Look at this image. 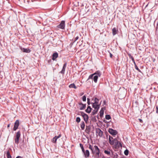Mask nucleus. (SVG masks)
Returning a JSON list of instances; mask_svg holds the SVG:
<instances>
[{
  "label": "nucleus",
  "instance_id": "nucleus-1",
  "mask_svg": "<svg viewBox=\"0 0 158 158\" xmlns=\"http://www.w3.org/2000/svg\"><path fill=\"white\" fill-rule=\"evenodd\" d=\"M89 148L91 150L92 154L95 158H99L100 156V150L97 146H93L91 144L89 145Z\"/></svg>",
  "mask_w": 158,
  "mask_h": 158
},
{
  "label": "nucleus",
  "instance_id": "nucleus-2",
  "mask_svg": "<svg viewBox=\"0 0 158 158\" xmlns=\"http://www.w3.org/2000/svg\"><path fill=\"white\" fill-rule=\"evenodd\" d=\"M109 142L110 145H113L114 143L118 144V141L116 138L113 139V138L110 136H109Z\"/></svg>",
  "mask_w": 158,
  "mask_h": 158
},
{
  "label": "nucleus",
  "instance_id": "nucleus-3",
  "mask_svg": "<svg viewBox=\"0 0 158 158\" xmlns=\"http://www.w3.org/2000/svg\"><path fill=\"white\" fill-rule=\"evenodd\" d=\"M21 136V132L20 131L17 132L16 134L15 139V143L18 144L19 143V138Z\"/></svg>",
  "mask_w": 158,
  "mask_h": 158
},
{
  "label": "nucleus",
  "instance_id": "nucleus-4",
  "mask_svg": "<svg viewBox=\"0 0 158 158\" xmlns=\"http://www.w3.org/2000/svg\"><path fill=\"white\" fill-rule=\"evenodd\" d=\"M81 115L83 117L84 120L86 123H87L88 120V116L87 114L83 112H81Z\"/></svg>",
  "mask_w": 158,
  "mask_h": 158
},
{
  "label": "nucleus",
  "instance_id": "nucleus-5",
  "mask_svg": "<svg viewBox=\"0 0 158 158\" xmlns=\"http://www.w3.org/2000/svg\"><path fill=\"white\" fill-rule=\"evenodd\" d=\"M65 27V21H62L57 26V27L61 29H64Z\"/></svg>",
  "mask_w": 158,
  "mask_h": 158
},
{
  "label": "nucleus",
  "instance_id": "nucleus-6",
  "mask_svg": "<svg viewBox=\"0 0 158 158\" xmlns=\"http://www.w3.org/2000/svg\"><path fill=\"white\" fill-rule=\"evenodd\" d=\"M108 131V132L112 135H115L118 133V132L117 131L112 128H109Z\"/></svg>",
  "mask_w": 158,
  "mask_h": 158
},
{
  "label": "nucleus",
  "instance_id": "nucleus-7",
  "mask_svg": "<svg viewBox=\"0 0 158 158\" xmlns=\"http://www.w3.org/2000/svg\"><path fill=\"white\" fill-rule=\"evenodd\" d=\"M103 132L99 128H97L96 130V134L97 136L101 137L102 136Z\"/></svg>",
  "mask_w": 158,
  "mask_h": 158
},
{
  "label": "nucleus",
  "instance_id": "nucleus-8",
  "mask_svg": "<svg viewBox=\"0 0 158 158\" xmlns=\"http://www.w3.org/2000/svg\"><path fill=\"white\" fill-rule=\"evenodd\" d=\"M82 152L84 154L85 157L86 158L89 157L90 155V153L88 150H86L85 151L84 149V151H83Z\"/></svg>",
  "mask_w": 158,
  "mask_h": 158
},
{
  "label": "nucleus",
  "instance_id": "nucleus-9",
  "mask_svg": "<svg viewBox=\"0 0 158 158\" xmlns=\"http://www.w3.org/2000/svg\"><path fill=\"white\" fill-rule=\"evenodd\" d=\"M19 125V120H16L14 124L13 130L14 131H16L18 129Z\"/></svg>",
  "mask_w": 158,
  "mask_h": 158
},
{
  "label": "nucleus",
  "instance_id": "nucleus-10",
  "mask_svg": "<svg viewBox=\"0 0 158 158\" xmlns=\"http://www.w3.org/2000/svg\"><path fill=\"white\" fill-rule=\"evenodd\" d=\"M92 107L95 109H97L99 110L100 108V106L101 105V103L99 104H95L92 103Z\"/></svg>",
  "mask_w": 158,
  "mask_h": 158
},
{
  "label": "nucleus",
  "instance_id": "nucleus-11",
  "mask_svg": "<svg viewBox=\"0 0 158 158\" xmlns=\"http://www.w3.org/2000/svg\"><path fill=\"white\" fill-rule=\"evenodd\" d=\"M118 29L115 27H114L112 29V34L113 35H114L118 33Z\"/></svg>",
  "mask_w": 158,
  "mask_h": 158
},
{
  "label": "nucleus",
  "instance_id": "nucleus-12",
  "mask_svg": "<svg viewBox=\"0 0 158 158\" xmlns=\"http://www.w3.org/2000/svg\"><path fill=\"white\" fill-rule=\"evenodd\" d=\"M79 105L80 106V110H83L85 109L86 107V104H83L81 103H79Z\"/></svg>",
  "mask_w": 158,
  "mask_h": 158
},
{
  "label": "nucleus",
  "instance_id": "nucleus-13",
  "mask_svg": "<svg viewBox=\"0 0 158 158\" xmlns=\"http://www.w3.org/2000/svg\"><path fill=\"white\" fill-rule=\"evenodd\" d=\"M58 54L57 52L54 53L52 55V60H53L58 57Z\"/></svg>",
  "mask_w": 158,
  "mask_h": 158
},
{
  "label": "nucleus",
  "instance_id": "nucleus-14",
  "mask_svg": "<svg viewBox=\"0 0 158 158\" xmlns=\"http://www.w3.org/2000/svg\"><path fill=\"white\" fill-rule=\"evenodd\" d=\"M22 50L24 52L29 53L31 52L29 48H23L22 49Z\"/></svg>",
  "mask_w": 158,
  "mask_h": 158
},
{
  "label": "nucleus",
  "instance_id": "nucleus-15",
  "mask_svg": "<svg viewBox=\"0 0 158 158\" xmlns=\"http://www.w3.org/2000/svg\"><path fill=\"white\" fill-rule=\"evenodd\" d=\"M104 113V110L103 108H102L100 111V116L102 117Z\"/></svg>",
  "mask_w": 158,
  "mask_h": 158
},
{
  "label": "nucleus",
  "instance_id": "nucleus-16",
  "mask_svg": "<svg viewBox=\"0 0 158 158\" xmlns=\"http://www.w3.org/2000/svg\"><path fill=\"white\" fill-rule=\"evenodd\" d=\"M92 109L91 108V107L89 106H88L87 107V109L85 110V111L88 113H89L91 112Z\"/></svg>",
  "mask_w": 158,
  "mask_h": 158
},
{
  "label": "nucleus",
  "instance_id": "nucleus-17",
  "mask_svg": "<svg viewBox=\"0 0 158 158\" xmlns=\"http://www.w3.org/2000/svg\"><path fill=\"white\" fill-rule=\"evenodd\" d=\"M94 75L98 76V77H100L101 75V73L99 71H97L94 73Z\"/></svg>",
  "mask_w": 158,
  "mask_h": 158
},
{
  "label": "nucleus",
  "instance_id": "nucleus-18",
  "mask_svg": "<svg viewBox=\"0 0 158 158\" xmlns=\"http://www.w3.org/2000/svg\"><path fill=\"white\" fill-rule=\"evenodd\" d=\"M81 127L82 130H84L85 127V124L84 122H81Z\"/></svg>",
  "mask_w": 158,
  "mask_h": 158
},
{
  "label": "nucleus",
  "instance_id": "nucleus-19",
  "mask_svg": "<svg viewBox=\"0 0 158 158\" xmlns=\"http://www.w3.org/2000/svg\"><path fill=\"white\" fill-rule=\"evenodd\" d=\"M128 55L129 57L131 59V60L132 61H133V63H135L134 59V58L133 57L131 56V54H130V53H128Z\"/></svg>",
  "mask_w": 158,
  "mask_h": 158
},
{
  "label": "nucleus",
  "instance_id": "nucleus-20",
  "mask_svg": "<svg viewBox=\"0 0 158 158\" xmlns=\"http://www.w3.org/2000/svg\"><path fill=\"white\" fill-rule=\"evenodd\" d=\"M94 103H92L99 104V99L97 98H94Z\"/></svg>",
  "mask_w": 158,
  "mask_h": 158
},
{
  "label": "nucleus",
  "instance_id": "nucleus-21",
  "mask_svg": "<svg viewBox=\"0 0 158 158\" xmlns=\"http://www.w3.org/2000/svg\"><path fill=\"white\" fill-rule=\"evenodd\" d=\"M69 87L70 88H74L75 89H76L77 88V87L74 83L70 84L69 86Z\"/></svg>",
  "mask_w": 158,
  "mask_h": 158
},
{
  "label": "nucleus",
  "instance_id": "nucleus-22",
  "mask_svg": "<svg viewBox=\"0 0 158 158\" xmlns=\"http://www.w3.org/2000/svg\"><path fill=\"white\" fill-rule=\"evenodd\" d=\"M98 77L97 76L95 75L93 77V80L95 83H97Z\"/></svg>",
  "mask_w": 158,
  "mask_h": 158
},
{
  "label": "nucleus",
  "instance_id": "nucleus-23",
  "mask_svg": "<svg viewBox=\"0 0 158 158\" xmlns=\"http://www.w3.org/2000/svg\"><path fill=\"white\" fill-rule=\"evenodd\" d=\"M98 110L97 109H95L92 112V114L93 115H94L96 114L98 111Z\"/></svg>",
  "mask_w": 158,
  "mask_h": 158
},
{
  "label": "nucleus",
  "instance_id": "nucleus-24",
  "mask_svg": "<svg viewBox=\"0 0 158 158\" xmlns=\"http://www.w3.org/2000/svg\"><path fill=\"white\" fill-rule=\"evenodd\" d=\"M6 156L7 158H12L9 151H7L6 152Z\"/></svg>",
  "mask_w": 158,
  "mask_h": 158
},
{
  "label": "nucleus",
  "instance_id": "nucleus-25",
  "mask_svg": "<svg viewBox=\"0 0 158 158\" xmlns=\"http://www.w3.org/2000/svg\"><path fill=\"white\" fill-rule=\"evenodd\" d=\"M134 64L135 67V69H136L139 72H141V70L138 68L137 65L136 64L135 62V63H134Z\"/></svg>",
  "mask_w": 158,
  "mask_h": 158
},
{
  "label": "nucleus",
  "instance_id": "nucleus-26",
  "mask_svg": "<svg viewBox=\"0 0 158 158\" xmlns=\"http://www.w3.org/2000/svg\"><path fill=\"white\" fill-rule=\"evenodd\" d=\"M105 118L107 120H109L111 118V117L110 115L107 114L105 116Z\"/></svg>",
  "mask_w": 158,
  "mask_h": 158
},
{
  "label": "nucleus",
  "instance_id": "nucleus-27",
  "mask_svg": "<svg viewBox=\"0 0 158 158\" xmlns=\"http://www.w3.org/2000/svg\"><path fill=\"white\" fill-rule=\"evenodd\" d=\"M94 75V73L93 74H91V75H90L89 77L88 78V79H87V81L89 79H93V76Z\"/></svg>",
  "mask_w": 158,
  "mask_h": 158
},
{
  "label": "nucleus",
  "instance_id": "nucleus-28",
  "mask_svg": "<svg viewBox=\"0 0 158 158\" xmlns=\"http://www.w3.org/2000/svg\"><path fill=\"white\" fill-rule=\"evenodd\" d=\"M57 140V139H56V137L55 136L52 139V142L53 143H56Z\"/></svg>",
  "mask_w": 158,
  "mask_h": 158
},
{
  "label": "nucleus",
  "instance_id": "nucleus-29",
  "mask_svg": "<svg viewBox=\"0 0 158 158\" xmlns=\"http://www.w3.org/2000/svg\"><path fill=\"white\" fill-rule=\"evenodd\" d=\"M104 153L108 155H110V151H108L107 150H105L104 151Z\"/></svg>",
  "mask_w": 158,
  "mask_h": 158
},
{
  "label": "nucleus",
  "instance_id": "nucleus-30",
  "mask_svg": "<svg viewBox=\"0 0 158 158\" xmlns=\"http://www.w3.org/2000/svg\"><path fill=\"white\" fill-rule=\"evenodd\" d=\"M129 153V151L127 149H126L124 152V153L126 156L128 155Z\"/></svg>",
  "mask_w": 158,
  "mask_h": 158
},
{
  "label": "nucleus",
  "instance_id": "nucleus-31",
  "mask_svg": "<svg viewBox=\"0 0 158 158\" xmlns=\"http://www.w3.org/2000/svg\"><path fill=\"white\" fill-rule=\"evenodd\" d=\"M79 145H80V147H81V149L82 151H84V150L85 149L83 147V145H82V144L80 143Z\"/></svg>",
  "mask_w": 158,
  "mask_h": 158
},
{
  "label": "nucleus",
  "instance_id": "nucleus-32",
  "mask_svg": "<svg viewBox=\"0 0 158 158\" xmlns=\"http://www.w3.org/2000/svg\"><path fill=\"white\" fill-rule=\"evenodd\" d=\"M65 71V68L63 67L62 70L60 71V73L62 74H64Z\"/></svg>",
  "mask_w": 158,
  "mask_h": 158
},
{
  "label": "nucleus",
  "instance_id": "nucleus-33",
  "mask_svg": "<svg viewBox=\"0 0 158 158\" xmlns=\"http://www.w3.org/2000/svg\"><path fill=\"white\" fill-rule=\"evenodd\" d=\"M81 119L80 117H77L76 118V121L77 123H79L80 122Z\"/></svg>",
  "mask_w": 158,
  "mask_h": 158
},
{
  "label": "nucleus",
  "instance_id": "nucleus-34",
  "mask_svg": "<svg viewBox=\"0 0 158 158\" xmlns=\"http://www.w3.org/2000/svg\"><path fill=\"white\" fill-rule=\"evenodd\" d=\"M82 100L83 101H85L86 100V97L84 95L82 97Z\"/></svg>",
  "mask_w": 158,
  "mask_h": 158
},
{
  "label": "nucleus",
  "instance_id": "nucleus-35",
  "mask_svg": "<svg viewBox=\"0 0 158 158\" xmlns=\"http://www.w3.org/2000/svg\"><path fill=\"white\" fill-rule=\"evenodd\" d=\"M87 104L88 105H89L90 104V99L88 98H87Z\"/></svg>",
  "mask_w": 158,
  "mask_h": 158
},
{
  "label": "nucleus",
  "instance_id": "nucleus-36",
  "mask_svg": "<svg viewBox=\"0 0 158 158\" xmlns=\"http://www.w3.org/2000/svg\"><path fill=\"white\" fill-rule=\"evenodd\" d=\"M61 136V135L60 134L58 136H55V137H56V139H58L60 138Z\"/></svg>",
  "mask_w": 158,
  "mask_h": 158
},
{
  "label": "nucleus",
  "instance_id": "nucleus-37",
  "mask_svg": "<svg viewBox=\"0 0 158 158\" xmlns=\"http://www.w3.org/2000/svg\"><path fill=\"white\" fill-rule=\"evenodd\" d=\"M67 64V63H65L64 64L63 67L65 68L66 67Z\"/></svg>",
  "mask_w": 158,
  "mask_h": 158
},
{
  "label": "nucleus",
  "instance_id": "nucleus-38",
  "mask_svg": "<svg viewBox=\"0 0 158 158\" xmlns=\"http://www.w3.org/2000/svg\"><path fill=\"white\" fill-rule=\"evenodd\" d=\"M156 113H158V107L157 106H156Z\"/></svg>",
  "mask_w": 158,
  "mask_h": 158
},
{
  "label": "nucleus",
  "instance_id": "nucleus-39",
  "mask_svg": "<svg viewBox=\"0 0 158 158\" xmlns=\"http://www.w3.org/2000/svg\"><path fill=\"white\" fill-rule=\"evenodd\" d=\"M16 158H23V157L18 156L16 157Z\"/></svg>",
  "mask_w": 158,
  "mask_h": 158
},
{
  "label": "nucleus",
  "instance_id": "nucleus-40",
  "mask_svg": "<svg viewBox=\"0 0 158 158\" xmlns=\"http://www.w3.org/2000/svg\"><path fill=\"white\" fill-rule=\"evenodd\" d=\"M78 38H79V37L78 36L76 37L75 38V41L77 40L78 39Z\"/></svg>",
  "mask_w": 158,
  "mask_h": 158
},
{
  "label": "nucleus",
  "instance_id": "nucleus-41",
  "mask_svg": "<svg viewBox=\"0 0 158 158\" xmlns=\"http://www.w3.org/2000/svg\"><path fill=\"white\" fill-rule=\"evenodd\" d=\"M110 58H112V56H113L112 54L111 53H110Z\"/></svg>",
  "mask_w": 158,
  "mask_h": 158
},
{
  "label": "nucleus",
  "instance_id": "nucleus-42",
  "mask_svg": "<svg viewBox=\"0 0 158 158\" xmlns=\"http://www.w3.org/2000/svg\"><path fill=\"white\" fill-rule=\"evenodd\" d=\"M10 124H8L7 125V128H9L10 127Z\"/></svg>",
  "mask_w": 158,
  "mask_h": 158
},
{
  "label": "nucleus",
  "instance_id": "nucleus-43",
  "mask_svg": "<svg viewBox=\"0 0 158 158\" xmlns=\"http://www.w3.org/2000/svg\"><path fill=\"white\" fill-rule=\"evenodd\" d=\"M158 29V26H156V30H157V29Z\"/></svg>",
  "mask_w": 158,
  "mask_h": 158
},
{
  "label": "nucleus",
  "instance_id": "nucleus-44",
  "mask_svg": "<svg viewBox=\"0 0 158 158\" xmlns=\"http://www.w3.org/2000/svg\"><path fill=\"white\" fill-rule=\"evenodd\" d=\"M139 120L140 122H141L142 121V120L141 119H139Z\"/></svg>",
  "mask_w": 158,
  "mask_h": 158
},
{
  "label": "nucleus",
  "instance_id": "nucleus-45",
  "mask_svg": "<svg viewBox=\"0 0 158 158\" xmlns=\"http://www.w3.org/2000/svg\"><path fill=\"white\" fill-rule=\"evenodd\" d=\"M105 103H106V101H104V104H105Z\"/></svg>",
  "mask_w": 158,
  "mask_h": 158
},
{
  "label": "nucleus",
  "instance_id": "nucleus-46",
  "mask_svg": "<svg viewBox=\"0 0 158 158\" xmlns=\"http://www.w3.org/2000/svg\"><path fill=\"white\" fill-rule=\"evenodd\" d=\"M102 158H106L105 157H102Z\"/></svg>",
  "mask_w": 158,
  "mask_h": 158
},
{
  "label": "nucleus",
  "instance_id": "nucleus-47",
  "mask_svg": "<svg viewBox=\"0 0 158 158\" xmlns=\"http://www.w3.org/2000/svg\"><path fill=\"white\" fill-rule=\"evenodd\" d=\"M120 144L121 145H122V144H121V143H120Z\"/></svg>",
  "mask_w": 158,
  "mask_h": 158
},
{
  "label": "nucleus",
  "instance_id": "nucleus-48",
  "mask_svg": "<svg viewBox=\"0 0 158 158\" xmlns=\"http://www.w3.org/2000/svg\"><path fill=\"white\" fill-rule=\"evenodd\" d=\"M120 144L121 145H122V144H121V143H120Z\"/></svg>",
  "mask_w": 158,
  "mask_h": 158
},
{
  "label": "nucleus",
  "instance_id": "nucleus-49",
  "mask_svg": "<svg viewBox=\"0 0 158 158\" xmlns=\"http://www.w3.org/2000/svg\"><path fill=\"white\" fill-rule=\"evenodd\" d=\"M120 144L121 145H122V144H121V143H120Z\"/></svg>",
  "mask_w": 158,
  "mask_h": 158
}]
</instances>
